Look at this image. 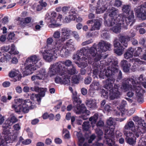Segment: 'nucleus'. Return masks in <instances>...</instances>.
Segmentation results:
<instances>
[{
    "label": "nucleus",
    "instance_id": "f257e3e1",
    "mask_svg": "<svg viewBox=\"0 0 146 146\" xmlns=\"http://www.w3.org/2000/svg\"><path fill=\"white\" fill-rule=\"evenodd\" d=\"M94 44L90 48L88 47H83L78 50L76 53L74 54L73 59L78 61L84 60L89 64H92L94 58L99 52L102 53L106 52L111 48V44L106 41L101 40L98 45Z\"/></svg>",
    "mask_w": 146,
    "mask_h": 146
},
{
    "label": "nucleus",
    "instance_id": "f03ea898",
    "mask_svg": "<svg viewBox=\"0 0 146 146\" xmlns=\"http://www.w3.org/2000/svg\"><path fill=\"white\" fill-rule=\"evenodd\" d=\"M60 41V40H54L50 37L47 39L46 43L48 48L40 51L43 59L46 61L51 62L55 60L57 56L60 55V49L62 45Z\"/></svg>",
    "mask_w": 146,
    "mask_h": 146
},
{
    "label": "nucleus",
    "instance_id": "7ed1b4c3",
    "mask_svg": "<svg viewBox=\"0 0 146 146\" xmlns=\"http://www.w3.org/2000/svg\"><path fill=\"white\" fill-rule=\"evenodd\" d=\"M133 120L135 123L136 128L135 127L134 123L132 121H128L125 124L124 129L126 130H131L135 133V135L137 138L140 135L145 133L146 131L145 123L144 120L141 117L137 116L134 117Z\"/></svg>",
    "mask_w": 146,
    "mask_h": 146
},
{
    "label": "nucleus",
    "instance_id": "20e7f679",
    "mask_svg": "<svg viewBox=\"0 0 146 146\" xmlns=\"http://www.w3.org/2000/svg\"><path fill=\"white\" fill-rule=\"evenodd\" d=\"M133 16L131 15L129 18H125L122 17L121 15H118L116 18V21L115 19H110L108 21H106L104 22V24L106 26L110 27L114 25H115L111 29L115 33H119L121 29V25L126 26L128 25L130 23V22L133 20Z\"/></svg>",
    "mask_w": 146,
    "mask_h": 146
},
{
    "label": "nucleus",
    "instance_id": "39448f33",
    "mask_svg": "<svg viewBox=\"0 0 146 146\" xmlns=\"http://www.w3.org/2000/svg\"><path fill=\"white\" fill-rule=\"evenodd\" d=\"M15 103L12 106V108L14 109L16 112L19 114L21 112L27 113L30 110L33 109L35 107V104L29 99H15Z\"/></svg>",
    "mask_w": 146,
    "mask_h": 146
},
{
    "label": "nucleus",
    "instance_id": "423d86ee",
    "mask_svg": "<svg viewBox=\"0 0 146 146\" xmlns=\"http://www.w3.org/2000/svg\"><path fill=\"white\" fill-rule=\"evenodd\" d=\"M102 57L101 53H98L93 58V61H92V64H90L94 68L92 71V76L94 78H98L99 75H105V71L107 70L105 68V65L104 64V61H100Z\"/></svg>",
    "mask_w": 146,
    "mask_h": 146
},
{
    "label": "nucleus",
    "instance_id": "0eeeda50",
    "mask_svg": "<svg viewBox=\"0 0 146 146\" xmlns=\"http://www.w3.org/2000/svg\"><path fill=\"white\" fill-rule=\"evenodd\" d=\"M70 66L72 64V61L70 60H66L64 62L59 61L51 64L49 68L48 74L50 77L55 75L59 74L61 76L66 72V68L64 66Z\"/></svg>",
    "mask_w": 146,
    "mask_h": 146
},
{
    "label": "nucleus",
    "instance_id": "6e6552de",
    "mask_svg": "<svg viewBox=\"0 0 146 146\" xmlns=\"http://www.w3.org/2000/svg\"><path fill=\"white\" fill-rule=\"evenodd\" d=\"M72 98L73 103L74 105L73 108L74 111L77 114L82 113V119L85 120L88 119L87 116L89 115V111L87 110L85 105L84 104H80L82 103V101L77 95L76 92L73 93Z\"/></svg>",
    "mask_w": 146,
    "mask_h": 146
},
{
    "label": "nucleus",
    "instance_id": "1a4fd4ad",
    "mask_svg": "<svg viewBox=\"0 0 146 146\" xmlns=\"http://www.w3.org/2000/svg\"><path fill=\"white\" fill-rule=\"evenodd\" d=\"M109 77L106 80V84L104 87L109 91L110 98L111 100H113L120 97L121 93L119 90L120 86L119 84L116 83H114L115 80L114 78Z\"/></svg>",
    "mask_w": 146,
    "mask_h": 146
},
{
    "label": "nucleus",
    "instance_id": "9d476101",
    "mask_svg": "<svg viewBox=\"0 0 146 146\" xmlns=\"http://www.w3.org/2000/svg\"><path fill=\"white\" fill-rule=\"evenodd\" d=\"M118 62L117 60H112L109 64V66L107 68V70L105 71V75H99V76L101 79L105 78L106 77L114 75L115 74L117 75V77L116 80V83L118 82L122 78V73L121 70H119L117 66Z\"/></svg>",
    "mask_w": 146,
    "mask_h": 146
},
{
    "label": "nucleus",
    "instance_id": "9b49d317",
    "mask_svg": "<svg viewBox=\"0 0 146 146\" xmlns=\"http://www.w3.org/2000/svg\"><path fill=\"white\" fill-rule=\"evenodd\" d=\"M119 41L117 39H115L113 42L114 47V52L118 56L122 54L124 49L128 46L127 42L130 40V38L127 36L120 35L119 36Z\"/></svg>",
    "mask_w": 146,
    "mask_h": 146
},
{
    "label": "nucleus",
    "instance_id": "f8f14e48",
    "mask_svg": "<svg viewBox=\"0 0 146 146\" xmlns=\"http://www.w3.org/2000/svg\"><path fill=\"white\" fill-rule=\"evenodd\" d=\"M40 60L38 56L36 55L31 56L26 60L25 63L26 65L23 73L24 77L31 74L33 71L36 70V68L35 66Z\"/></svg>",
    "mask_w": 146,
    "mask_h": 146
},
{
    "label": "nucleus",
    "instance_id": "ddd939ff",
    "mask_svg": "<svg viewBox=\"0 0 146 146\" xmlns=\"http://www.w3.org/2000/svg\"><path fill=\"white\" fill-rule=\"evenodd\" d=\"M134 51V48L132 47L129 48L125 52L124 54V57L126 59H130V62H133V65L136 68L139 66V64H144V61L141 60L138 58H134L132 59H130L133 56V53Z\"/></svg>",
    "mask_w": 146,
    "mask_h": 146
},
{
    "label": "nucleus",
    "instance_id": "4468645a",
    "mask_svg": "<svg viewBox=\"0 0 146 146\" xmlns=\"http://www.w3.org/2000/svg\"><path fill=\"white\" fill-rule=\"evenodd\" d=\"M135 83L134 79L132 78H125L122 82L121 88L125 91H127L129 90L135 91L137 89Z\"/></svg>",
    "mask_w": 146,
    "mask_h": 146
},
{
    "label": "nucleus",
    "instance_id": "2eb2a0df",
    "mask_svg": "<svg viewBox=\"0 0 146 146\" xmlns=\"http://www.w3.org/2000/svg\"><path fill=\"white\" fill-rule=\"evenodd\" d=\"M97 7H93L94 9H96L97 14L102 13L105 11L108 8H110L109 2L108 1L110 0H98Z\"/></svg>",
    "mask_w": 146,
    "mask_h": 146
},
{
    "label": "nucleus",
    "instance_id": "dca6fc26",
    "mask_svg": "<svg viewBox=\"0 0 146 146\" xmlns=\"http://www.w3.org/2000/svg\"><path fill=\"white\" fill-rule=\"evenodd\" d=\"M74 44L72 39L68 40L65 46H63L60 48V54L67 55L70 51H74L75 50L74 47Z\"/></svg>",
    "mask_w": 146,
    "mask_h": 146
},
{
    "label": "nucleus",
    "instance_id": "f3484780",
    "mask_svg": "<svg viewBox=\"0 0 146 146\" xmlns=\"http://www.w3.org/2000/svg\"><path fill=\"white\" fill-rule=\"evenodd\" d=\"M3 130L2 132V135L4 138V139H1V136L0 133V144H3V143H6L7 146H9V145L10 143H12L13 140L11 139V137H10L11 133L10 130L8 129H6L5 128H3ZM14 139L13 140V141H15L17 137L16 136H14Z\"/></svg>",
    "mask_w": 146,
    "mask_h": 146
},
{
    "label": "nucleus",
    "instance_id": "a211bd4d",
    "mask_svg": "<svg viewBox=\"0 0 146 146\" xmlns=\"http://www.w3.org/2000/svg\"><path fill=\"white\" fill-rule=\"evenodd\" d=\"M130 7L128 5H125L123 6L122 8V10L123 13L118 15H121L123 17L125 18H129L130 16L131 15L133 16V20L132 21L130 22L131 23L130 25V26L133 25V24L135 22L134 19V13L133 11H130Z\"/></svg>",
    "mask_w": 146,
    "mask_h": 146
},
{
    "label": "nucleus",
    "instance_id": "6ab92c4d",
    "mask_svg": "<svg viewBox=\"0 0 146 146\" xmlns=\"http://www.w3.org/2000/svg\"><path fill=\"white\" fill-rule=\"evenodd\" d=\"M134 11L138 17L143 20L146 19V2L143 5L135 8Z\"/></svg>",
    "mask_w": 146,
    "mask_h": 146
},
{
    "label": "nucleus",
    "instance_id": "aec40b11",
    "mask_svg": "<svg viewBox=\"0 0 146 146\" xmlns=\"http://www.w3.org/2000/svg\"><path fill=\"white\" fill-rule=\"evenodd\" d=\"M87 24L91 27L90 31L99 30L101 25L100 21L98 19H94L88 21Z\"/></svg>",
    "mask_w": 146,
    "mask_h": 146
},
{
    "label": "nucleus",
    "instance_id": "412c9836",
    "mask_svg": "<svg viewBox=\"0 0 146 146\" xmlns=\"http://www.w3.org/2000/svg\"><path fill=\"white\" fill-rule=\"evenodd\" d=\"M65 74L66 72H65L64 74L62 75L61 76L60 75L61 77L56 76L55 78V82L57 84L60 83L64 84H68L70 82V78H69L70 76L65 75ZM59 75V74H56L55 75Z\"/></svg>",
    "mask_w": 146,
    "mask_h": 146
},
{
    "label": "nucleus",
    "instance_id": "4be33fe9",
    "mask_svg": "<svg viewBox=\"0 0 146 146\" xmlns=\"http://www.w3.org/2000/svg\"><path fill=\"white\" fill-rule=\"evenodd\" d=\"M106 123L109 127L108 128H107L105 130V131H107L108 133H109L112 135H113L114 134L115 121L113 118L110 117L107 120Z\"/></svg>",
    "mask_w": 146,
    "mask_h": 146
},
{
    "label": "nucleus",
    "instance_id": "5701e85b",
    "mask_svg": "<svg viewBox=\"0 0 146 146\" xmlns=\"http://www.w3.org/2000/svg\"><path fill=\"white\" fill-rule=\"evenodd\" d=\"M72 32V31L68 28H62L61 29V41L64 42L69 38Z\"/></svg>",
    "mask_w": 146,
    "mask_h": 146
},
{
    "label": "nucleus",
    "instance_id": "b1692460",
    "mask_svg": "<svg viewBox=\"0 0 146 146\" xmlns=\"http://www.w3.org/2000/svg\"><path fill=\"white\" fill-rule=\"evenodd\" d=\"M17 119L15 116H13L10 119H8L5 121L3 125V128H5L6 129H10V126H11L13 123L17 122Z\"/></svg>",
    "mask_w": 146,
    "mask_h": 146
},
{
    "label": "nucleus",
    "instance_id": "393cba45",
    "mask_svg": "<svg viewBox=\"0 0 146 146\" xmlns=\"http://www.w3.org/2000/svg\"><path fill=\"white\" fill-rule=\"evenodd\" d=\"M75 133H76V135L78 139V145L79 146H82L83 145V146H90L87 143H84L83 144L85 138L80 132L75 131Z\"/></svg>",
    "mask_w": 146,
    "mask_h": 146
},
{
    "label": "nucleus",
    "instance_id": "a878e982",
    "mask_svg": "<svg viewBox=\"0 0 146 146\" xmlns=\"http://www.w3.org/2000/svg\"><path fill=\"white\" fill-rule=\"evenodd\" d=\"M142 91V90L140 88L139 86H137V89L134 91L137 94L136 98L137 102L141 104L143 103L144 101L143 95L141 93Z\"/></svg>",
    "mask_w": 146,
    "mask_h": 146
},
{
    "label": "nucleus",
    "instance_id": "bb28decb",
    "mask_svg": "<svg viewBox=\"0 0 146 146\" xmlns=\"http://www.w3.org/2000/svg\"><path fill=\"white\" fill-rule=\"evenodd\" d=\"M120 65L123 68V70L125 72H129L131 64L128 61L125 60H123L121 61Z\"/></svg>",
    "mask_w": 146,
    "mask_h": 146
},
{
    "label": "nucleus",
    "instance_id": "cd10ccee",
    "mask_svg": "<svg viewBox=\"0 0 146 146\" xmlns=\"http://www.w3.org/2000/svg\"><path fill=\"white\" fill-rule=\"evenodd\" d=\"M9 76L11 78H14L15 80H19L22 77L21 74L18 71H11L9 74Z\"/></svg>",
    "mask_w": 146,
    "mask_h": 146
},
{
    "label": "nucleus",
    "instance_id": "c85d7f7f",
    "mask_svg": "<svg viewBox=\"0 0 146 146\" xmlns=\"http://www.w3.org/2000/svg\"><path fill=\"white\" fill-rule=\"evenodd\" d=\"M86 104L89 107L93 109H95L97 108V103L94 99L87 100Z\"/></svg>",
    "mask_w": 146,
    "mask_h": 146
},
{
    "label": "nucleus",
    "instance_id": "c756f323",
    "mask_svg": "<svg viewBox=\"0 0 146 146\" xmlns=\"http://www.w3.org/2000/svg\"><path fill=\"white\" fill-rule=\"evenodd\" d=\"M114 135V134L112 135L109 133H108L107 131H105V139L104 141L106 142V143L108 144L109 146L114 144V142L112 139H110L109 137H108V136H113Z\"/></svg>",
    "mask_w": 146,
    "mask_h": 146
},
{
    "label": "nucleus",
    "instance_id": "7c9ffc66",
    "mask_svg": "<svg viewBox=\"0 0 146 146\" xmlns=\"http://www.w3.org/2000/svg\"><path fill=\"white\" fill-rule=\"evenodd\" d=\"M100 85V84L98 82L94 80L90 86V89L92 90H98Z\"/></svg>",
    "mask_w": 146,
    "mask_h": 146
},
{
    "label": "nucleus",
    "instance_id": "2f4dec72",
    "mask_svg": "<svg viewBox=\"0 0 146 146\" xmlns=\"http://www.w3.org/2000/svg\"><path fill=\"white\" fill-rule=\"evenodd\" d=\"M36 74L42 80L44 79L46 76V69L44 68L40 69L37 72Z\"/></svg>",
    "mask_w": 146,
    "mask_h": 146
},
{
    "label": "nucleus",
    "instance_id": "473e14b6",
    "mask_svg": "<svg viewBox=\"0 0 146 146\" xmlns=\"http://www.w3.org/2000/svg\"><path fill=\"white\" fill-rule=\"evenodd\" d=\"M117 11L116 10H114L110 12H109V16L110 18H109L107 21H108L110 19H115L116 21V18L118 17L117 16Z\"/></svg>",
    "mask_w": 146,
    "mask_h": 146
},
{
    "label": "nucleus",
    "instance_id": "72a5a7b5",
    "mask_svg": "<svg viewBox=\"0 0 146 146\" xmlns=\"http://www.w3.org/2000/svg\"><path fill=\"white\" fill-rule=\"evenodd\" d=\"M135 136V133L134 136H132L130 138H125V140L126 142L129 145H133L136 142V138Z\"/></svg>",
    "mask_w": 146,
    "mask_h": 146
},
{
    "label": "nucleus",
    "instance_id": "f704fd0d",
    "mask_svg": "<svg viewBox=\"0 0 146 146\" xmlns=\"http://www.w3.org/2000/svg\"><path fill=\"white\" fill-rule=\"evenodd\" d=\"M143 80V75L142 74L140 75V76L137 78L136 81L134 79V81L135 82V85H136L135 87L137 89V86H139L140 88L141 89V87L140 84L143 83L142 81Z\"/></svg>",
    "mask_w": 146,
    "mask_h": 146
},
{
    "label": "nucleus",
    "instance_id": "c9c22d12",
    "mask_svg": "<svg viewBox=\"0 0 146 146\" xmlns=\"http://www.w3.org/2000/svg\"><path fill=\"white\" fill-rule=\"evenodd\" d=\"M129 130L124 129L123 132L124 135L126 137L125 138H128L134 136L135 134L133 135V133Z\"/></svg>",
    "mask_w": 146,
    "mask_h": 146
},
{
    "label": "nucleus",
    "instance_id": "e433bc0d",
    "mask_svg": "<svg viewBox=\"0 0 146 146\" xmlns=\"http://www.w3.org/2000/svg\"><path fill=\"white\" fill-rule=\"evenodd\" d=\"M98 117V115L97 113H96L91 117L89 119V120L91 122V124H95L97 121Z\"/></svg>",
    "mask_w": 146,
    "mask_h": 146
},
{
    "label": "nucleus",
    "instance_id": "4c0bfd02",
    "mask_svg": "<svg viewBox=\"0 0 146 146\" xmlns=\"http://www.w3.org/2000/svg\"><path fill=\"white\" fill-rule=\"evenodd\" d=\"M80 78V74L76 76H73L72 78V82L75 84L78 83Z\"/></svg>",
    "mask_w": 146,
    "mask_h": 146
},
{
    "label": "nucleus",
    "instance_id": "58836bf2",
    "mask_svg": "<svg viewBox=\"0 0 146 146\" xmlns=\"http://www.w3.org/2000/svg\"><path fill=\"white\" fill-rule=\"evenodd\" d=\"M9 53L12 55L18 54L19 52L18 51L15 50V46L13 44H12L11 45L10 50L9 51Z\"/></svg>",
    "mask_w": 146,
    "mask_h": 146
},
{
    "label": "nucleus",
    "instance_id": "ea45409f",
    "mask_svg": "<svg viewBox=\"0 0 146 146\" xmlns=\"http://www.w3.org/2000/svg\"><path fill=\"white\" fill-rule=\"evenodd\" d=\"M66 71L70 75H73L77 73L76 69L75 67L72 66V68L68 69H66Z\"/></svg>",
    "mask_w": 146,
    "mask_h": 146
},
{
    "label": "nucleus",
    "instance_id": "a19ab883",
    "mask_svg": "<svg viewBox=\"0 0 146 146\" xmlns=\"http://www.w3.org/2000/svg\"><path fill=\"white\" fill-rule=\"evenodd\" d=\"M102 34L101 36L103 38L108 40L110 38V35L108 31L104 30L102 31Z\"/></svg>",
    "mask_w": 146,
    "mask_h": 146
},
{
    "label": "nucleus",
    "instance_id": "79ce46f5",
    "mask_svg": "<svg viewBox=\"0 0 146 146\" xmlns=\"http://www.w3.org/2000/svg\"><path fill=\"white\" fill-rule=\"evenodd\" d=\"M48 23H51V24L49 25V26L50 27L52 25L55 26L56 27L58 26L57 24L55 23L56 22V18H54L53 17H50L48 19Z\"/></svg>",
    "mask_w": 146,
    "mask_h": 146
},
{
    "label": "nucleus",
    "instance_id": "37998d69",
    "mask_svg": "<svg viewBox=\"0 0 146 146\" xmlns=\"http://www.w3.org/2000/svg\"><path fill=\"white\" fill-rule=\"evenodd\" d=\"M60 32L58 31H56L53 34V36L54 38V40H61V39H59V38H60ZM61 42H62H62H62V41H60Z\"/></svg>",
    "mask_w": 146,
    "mask_h": 146
},
{
    "label": "nucleus",
    "instance_id": "c03bdc74",
    "mask_svg": "<svg viewBox=\"0 0 146 146\" xmlns=\"http://www.w3.org/2000/svg\"><path fill=\"white\" fill-rule=\"evenodd\" d=\"M47 90L46 88H41L39 87V90L38 92L39 93V94H38V95L41 97L44 96L45 95V92Z\"/></svg>",
    "mask_w": 146,
    "mask_h": 146
},
{
    "label": "nucleus",
    "instance_id": "a18cd8bd",
    "mask_svg": "<svg viewBox=\"0 0 146 146\" xmlns=\"http://www.w3.org/2000/svg\"><path fill=\"white\" fill-rule=\"evenodd\" d=\"M90 123L89 121H84L82 125L83 129L85 131H88L90 128Z\"/></svg>",
    "mask_w": 146,
    "mask_h": 146
},
{
    "label": "nucleus",
    "instance_id": "49530a36",
    "mask_svg": "<svg viewBox=\"0 0 146 146\" xmlns=\"http://www.w3.org/2000/svg\"><path fill=\"white\" fill-rule=\"evenodd\" d=\"M142 51L143 50L141 48L138 47L137 49L134 52V56H139L141 54H142Z\"/></svg>",
    "mask_w": 146,
    "mask_h": 146
},
{
    "label": "nucleus",
    "instance_id": "de8ad7c7",
    "mask_svg": "<svg viewBox=\"0 0 146 146\" xmlns=\"http://www.w3.org/2000/svg\"><path fill=\"white\" fill-rule=\"evenodd\" d=\"M137 146H146V141L145 140L144 138H141L139 140Z\"/></svg>",
    "mask_w": 146,
    "mask_h": 146
},
{
    "label": "nucleus",
    "instance_id": "09e8293b",
    "mask_svg": "<svg viewBox=\"0 0 146 146\" xmlns=\"http://www.w3.org/2000/svg\"><path fill=\"white\" fill-rule=\"evenodd\" d=\"M92 81V78L90 76H88L85 78L84 83L86 85H88Z\"/></svg>",
    "mask_w": 146,
    "mask_h": 146
},
{
    "label": "nucleus",
    "instance_id": "8fccbe9b",
    "mask_svg": "<svg viewBox=\"0 0 146 146\" xmlns=\"http://www.w3.org/2000/svg\"><path fill=\"white\" fill-rule=\"evenodd\" d=\"M96 133L97 134L98 136V141L100 140L101 139V136H102L103 134V132L102 130L100 129H97L96 131Z\"/></svg>",
    "mask_w": 146,
    "mask_h": 146
},
{
    "label": "nucleus",
    "instance_id": "3c124183",
    "mask_svg": "<svg viewBox=\"0 0 146 146\" xmlns=\"http://www.w3.org/2000/svg\"><path fill=\"white\" fill-rule=\"evenodd\" d=\"M10 48L9 46H5L1 47V50L3 52H7Z\"/></svg>",
    "mask_w": 146,
    "mask_h": 146
},
{
    "label": "nucleus",
    "instance_id": "603ef678",
    "mask_svg": "<svg viewBox=\"0 0 146 146\" xmlns=\"http://www.w3.org/2000/svg\"><path fill=\"white\" fill-rule=\"evenodd\" d=\"M31 79L32 81L42 80L37 74L35 75L32 76Z\"/></svg>",
    "mask_w": 146,
    "mask_h": 146
},
{
    "label": "nucleus",
    "instance_id": "864d4df0",
    "mask_svg": "<svg viewBox=\"0 0 146 146\" xmlns=\"http://www.w3.org/2000/svg\"><path fill=\"white\" fill-rule=\"evenodd\" d=\"M96 138V136L94 134L91 135L88 140V143H91Z\"/></svg>",
    "mask_w": 146,
    "mask_h": 146
},
{
    "label": "nucleus",
    "instance_id": "5fc2aeb1",
    "mask_svg": "<svg viewBox=\"0 0 146 146\" xmlns=\"http://www.w3.org/2000/svg\"><path fill=\"white\" fill-rule=\"evenodd\" d=\"M63 131H64V133H66L64 135V137L65 139H68L70 138V136L69 133V131L66 129H63Z\"/></svg>",
    "mask_w": 146,
    "mask_h": 146
},
{
    "label": "nucleus",
    "instance_id": "6e6d98bb",
    "mask_svg": "<svg viewBox=\"0 0 146 146\" xmlns=\"http://www.w3.org/2000/svg\"><path fill=\"white\" fill-rule=\"evenodd\" d=\"M104 111L109 112L111 110V107L109 105L106 104L104 107Z\"/></svg>",
    "mask_w": 146,
    "mask_h": 146
},
{
    "label": "nucleus",
    "instance_id": "4d7b16f0",
    "mask_svg": "<svg viewBox=\"0 0 146 146\" xmlns=\"http://www.w3.org/2000/svg\"><path fill=\"white\" fill-rule=\"evenodd\" d=\"M93 42V40L92 39H90L88 40L83 42L82 43V46H85L86 45L90 44Z\"/></svg>",
    "mask_w": 146,
    "mask_h": 146
},
{
    "label": "nucleus",
    "instance_id": "13d9d810",
    "mask_svg": "<svg viewBox=\"0 0 146 146\" xmlns=\"http://www.w3.org/2000/svg\"><path fill=\"white\" fill-rule=\"evenodd\" d=\"M104 122L100 120L96 124V125L98 128L99 127H100L103 126L104 125Z\"/></svg>",
    "mask_w": 146,
    "mask_h": 146
},
{
    "label": "nucleus",
    "instance_id": "bf43d9fd",
    "mask_svg": "<svg viewBox=\"0 0 146 146\" xmlns=\"http://www.w3.org/2000/svg\"><path fill=\"white\" fill-rule=\"evenodd\" d=\"M73 35V36L77 40H78L79 38V36L78 33L75 31H72V34Z\"/></svg>",
    "mask_w": 146,
    "mask_h": 146
},
{
    "label": "nucleus",
    "instance_id": "052dcab7",
    "mask_svg": "<svg viewBox=\"0 0 146 146\" xmlns=\"http://www.w3.org/2000/svg\"><path fill=\"white\" fill-rule=\"evenodd\" d=\"M122 4V2L119 0H115V3L114 5L115 6L117 7H120Z\"/></svg>",
    "mask_w": 146,
    "mask_h": 146
},
{
    "label": "nucleus",
    "instance_id": "680f3d73",
    "mask_svg": "<svg viewBox=\"0 0 146 146\" xmlns=\"http://www.w3.org/2000/svg\"><path fill=\"white\" fill-rule=\"evenodd\" d=\"M31 140L29 139H27L22 142V143L24 145H28L31 143Z\"/></svg>",
    "mask_w": 146,
    "mask_h": 146
},
{
    "label": "nucleus",
    "instance_id": "e2e57ef3",
    "mask_svg": "<svg viewBox=\"0 0 146 146\" xmlns=\"http://www.w3.org/2000/svg\"><path fill=\"white\" fill-rule=\"evenodd\" d=\"M69 18L70 21L75 20L77 18V16L75 15L69 14Z\"/></svg>",
    "mask_w": 146,
    "mask_h": 146
},
{
    "label": "nucleus",
    "instance_id": "0e129e2a",
    "mask_svg": "<svg viewBox=\"0 0 146 146\" xmlns=\"http://www.w3.org/2000/svg\"><path fill=\"white\" fill-rule=\"evenodd\" d=\"M54 142L57 144H60L62 143V141L60 138L57 137L55 139Z\"/></svg>",
    "mask_w": 146,
    "mask_h": 146
},
{
    "label": "nucleus",
    "instance_id": "69168bd1",
    "mask_svg": "<svg viewBox=\"0 0 146 146\" xmlns=\"http://www.w3.org/2000/svg\"><path fill=\"white\" fill-rule=\"evenodd\" d=\"M81 93L83 95H86L87 93V90L86 88H82L81 90Z\"/></svg>",
    "mask_w": 146,
    "mask_h": 146
},
{
    "label": "nucleus",
    "instance_id": "338daca9",
    "mask_svg": "<svg viewBox=\"0 0 146 146\" xmlns=\"http://www.w3.org/2000/svg\"><path fill=\"white\" fill-rule=\"evenodd\" d=\"M13 128L16 131H18L20 129V127L18 123H17L13 126Z\"/></svg>",
    "mask_w": 146,
    "mask_h": 146
},
{
    "label": "nucleus",
    "instance_id": "774afa93",
    "mask_svg": "<svg viewBox=\"0 0 146 146\" xmlns=\"http://www.w3.org/2000/svg\"><path fill=\"white\" fill-rule=\"evenodd\" d=\"M31 90L32 91H35L36 92H38L39 90V87L37 86H35L33 87H31Z\"/></svg>",
    "mask_w": 146,
    "mask_h": 146
}]
</instances>
